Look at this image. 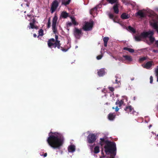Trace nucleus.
<instances>
[{
    "label": "nucleus",
    "mask_w": 158,
    "mask_h": 158,
    "mask_svg": "<svg viewBox=\"0 0 158 158\" xmlns=\"http://www.w3.org/2000/svg\"><path fill=\"white\" fill-rule=\"evenodd\" d=\"M47 139L48 144L54 149H60L63 143L64 138L62 134L58 132L50 131Z\"/></svg>",
    "instance_id": "f257e3e1"
},
{
    "label": "nucleus",
    "mask_w": 158,
    "mask_h": 158,
    "mask_svg": "<svg viewBox=\"0 0 158 158\" xmlns=\"http://www.w3.org/2000/svg\"><path fill=\"white\" fill-rule=\"evenodd\" d=\"M104 148L106 154H108V153H109L115 156L116 146L114 142L109 141L106 145H105Z\"/></svg>",
    "instance_id": "f03ea898"
},
{
    "label": "nucleus",
    "mask_w": 158,
    "mask_h": 158,
    "mask_svg": "<svg viewBox=\"0 0 158 158\" xmlns=\"http://www.w3.org/2000/svg\"><path fill=\"white\" fill-rule=\"evenodd\" d=\"M154 34L153 31L149 30L148 31H144L142 33V35L143 36V38L148 37L150 42L153 43L155 41V38L153 37Z\"/></svg>",
    "instance_id": "7ed1b4c3"
},
{
    "label": "nucleus",
    "mask_w": 158,
    "mask_h": 158,
    "mask_svg": "<svg viewBox=\"0 0 158 158\" xmlns=\"http://www.w3.org/2000/svg\"><path fill=\"white\" fill-rule=\"evenodd\" d=\"M94 22H85L82 27V29L85 31H89L92 30Z\"/></svg>",
    "instance_id": "20e7f679"
},
{
    "label": "nucleus",
    "mask_w": 158,
    "mask_h": 158,
    "mask_svg": "<svg viewBox=\"0 0 158 158\" xmlns=\"http://www.w3.org/2000/svg\"><path fill=\"white\" fill-rule=\"evenodd\" d=\"M97 139L96 135L94 134H90L87 137V140L89 143H94Z\"/></svg>",
    "instance_id": "39448f33"
},
{
    "label": "nucleus",
    "mask_w": 158,
    "mask_h": 158,
    "mask_svg": "<svg viewBox=\"0 0 158 158\" xmlns=\"http://www.w3.org/2000/svg\"><path fill=\"white\" fill-rule=\"evenodd\" d=\"M58 18L56 16H55L52 20V30L53 32L55 34H56L57 33V29L56 27V25Z\"/></svg>",
    "instance_id": "423d86ee"
},
{
    "label": "nucleus",
    "mask_w": 158,
    "mask_h": 158,
    "mask_svg": "<svg viewBox=\"0 0 158 158\" xmlns=\"http://www.w3.org/2000/svg\"><path fill=\"white\" fill-rule=\"evenodd\" d=\"M73 34L76 39H80L82 35L81 29L75 27L74 30Z\"/></svg>",
    "instance_id": "0eeeda50"
},
{
    "label": "nucleus",
    "mask_w": 158,
    "mask_h": 158,
    "mask_svg": "<svg viewBox=\"0 0 158 158\" xmlns=\"http://www.w3.org/2000/svg\"><path fill=\"white\" fill-rule=\"evenodd\" d=\"M59 6V2L57 0H54L52 3L51 8V12L52 14L56 10Z\"/></svg>",
    "instance_id": "6e6552de"
},
{
    "label": "nucleus",
    "mask_w": 158,
    "mask_h": 158,
    "mask_svg": "<svg viewBox=\"0 0 158 158\" xmlns=\"http://www.w3.org/2000/svg\"><path fill=\"white\" fill-rule=\"evenodd\" d=\"M99 144L102 147L104 145L106 144L109 142V141L107 139H106L104 138H101L100 139Z\"/></svg>",
    "instance_id": "1a4fd4ad"
},
{
    "label": "nucleus",
    "mask_w": 158,
    "mask_h": 158,
    "mask_svg": "<svg viewBox=\"0 0 158 158\" xmlns=\"http://www.w3.org/2000/svg\"><path fill=\"white\" fill-rule=\"evenodd\" d=\"M55 38V44L56 45V46H57V48L58 49H60L61 44L60 43V41L58 40V36L56 35Z\"/></svg>",
    "instance_id": "9d476101"
},
{
    "label": "nucleus",
    "mask_w": 158,
    "mask_h": 158,
    "mask_svg": "<svg viewBox=\"0 0 158 158\" xmlns=\"http://www.w3.org/2000/svg\"><path fill=\"white\" fill-rule=\"evenodd\" d=\"M119 5V3H115L113 6V9L114 12L116 14H118L119 12L118 6Z\"/></svg>",
    "instance_id": "9b49d317"
},
{
    "label": "nucleus",
    "mask_w": 158,
    "mask_h": 158,
    "mask_svg": "<svg viewBox=\"0 0 158 158\" xmlns=\"http://www.w3.org/2000/svg\"><path fill=\"white\" fill-rule=\"evenodd\" d=\"M152 61H149L147 62L144 65L143 67L147 69H149L152 65Z\"/></svg>",
    "instance_id": "f8f14e48"
},
{
    "label": "nucleus",
    "mask_w": 158,
    "mask_h": 158,
    "mask_svg": "<svg viewBox=\"0 0 158 158\" xmlns=\"http://www.w3.org/2000/svg\"><path fill=\"white\" fill-rule=\"evenodd\" d=\"M116 116L115 114L114 113H110L108 116V119L110 121H113L115 118Z\"/></svg>",
    "instance_id": "ddd939ff"
},
{
    "label": "nucleus",
    "mask_w": 158,
    "mask_h": 158,
    "mask_svg": "<svg viewBox=\"0 0 158 158\" xmlns=\"http://www.w3.org/2000/svg\"><path fill=\"white\" fill-rule=\"evenodd\" d=\"M134 109L131 106H127L124 109V110L128 113L131 112Z\"/></svg>",
    "instance_id": "4468645a"
},
{
    "label": "nucleus",
    "mask_w": 158,
    "mask_h": 158,
    "mask_svg": "<svg viewBox=\"0 0 158 158\" xmlns=\"http://www.w3.org/2000/svg\"><path fill=\"white\" fill-rule=\"evenodd\" d=\"M69 152H73L75 150V146L74 145H70L68 148Z\"/></svg>",
    "instance_id": "2eb2a0df"
},
{
    "label": "nucleus",
    "mask_w": 158,
    "mask_h": 158,
    "mask_svg": "<svg viewBox=\"0 0 158 158\" xmlns=\"http://www.w3.org/2000/svg\"><path fill=\"white\" fill-rule=\"evenodd\" d=\"M98 75L100 76H102L105 75V71L104 69H101L98 71Z\"/></svg>",
    "instance_id": "dca6fc26"
},
{
    "label": "nucleus",
    "mask_w": 158,
    "mask_h": 158,
    "mask_svg": "<svg viewBox=\"0 0 158 158\" xmlns=\"http://www.w3.org/2000/svg\"><path fill=\"white\" fill-rule=\"evenodd\" d=\"M48 47L50 48H52V46H53V47L55 48L56 47L57 48V46H56V45L55 44V42L53 43L48 40Z\"/></svg>",
    "instance_id": "f3484780"
},
{
    "label": "nucleus",
    "mask_w": 158,
    "mask_h": 158,
    "mask_svg": "<svg viewBox=\"0 0 158 158\" xmlns=\"http://www.w3.org/2000/svg\"><path fill=\"white\" fill-rule=\"evenodd\" d=\"M129 17V15L128 14L125 13H123L121 16V18L123 19H127Z\"/></svg>",
    "instance_id": "a211bd4d"
},
{
    "label": "nucleus",
    "mask_w": 158,
    "mask_h": 158,
    "mask_svg": "<svg viewBox=\"0 0 158 158\" xmlns=\"http://www.w3.org/2000/svg\"><path fill=\"white\" fill-rule=\"evenodd\" d=\"M61 16L63 18L65 19L69 17V14L66 11H63L61 14Z\"/></svg>",
    "instance_id": "6ab92c4d"
},
{
    "label": "nucleus",
    "mask_w": 158,
    "mask_h": 158,
    "mask_svg": "<svg viewBox=\"0 0 158 158\" xmlns=\"http://www.w3.org/2000/svg\"><path fill=\"white\" fill-rule=\"evenodd\" d=\"M136 15H137L140 16L141 17H144V15L143 13L141 10H139L136 13Z\"/></svg>",
    "instance_id": "aec40b11"
},
{
    "label": "nucleus",
    "mask_w": 158,
    "mask_h": 158,
    "mask_svg": "<svg viewBox=\"0 0 158 158\" xmlns=\"http://www.w3.org/2000/svg\"><path fill=\"white\" fill-rule=\"evenodd\" d=\"M123 57L126 60L129 61H132V58L131 56L128 55H123Z\"/></svg>",
    "instance_id": "412c9836"
},
{
    "label": "nucleus",
    "mask_w": 158,
    "mask_h": 158,
    "mask_svg": "<svg viewBox=\"0 0 158 158\" xmlns=\"http://www.w3.org/2000/svg\"><path fill=\"white\" fill-rule=\"evenodd\" d=\"M142 33L140 35L138 36H135V40L139 41L141 40L142 37L143 38V36L142 35Z\"/></svg>",
    "instance_id": "4be33fe9"
},
{
    "label": "nucleus",
    "mask_w": 158,
    "mask_h": 158,
    "mask_svg": "<svg viewBox=\"0 0 158 158\" xmlns=\"http://www.w3.org/2000/svg\"><path fill=\"white\" fill-rule=\"evenodd\" d=\"M107 1L111 4L118 3V0H107Z\"/></svg>",
    "instance_id": "5701e85b"
},
{
    "label": "nucleus",
    "mask_w": 158,
    "mask_h": 158,
    "mask_svg": "<svg viewBox=\"0 0 158 158\" xmlns=\"http://www.w3.org/2000/svg\"><path fill=\"white\" fill-rule=\"evenodd\" d=\"M123 103L124 102L122 100L120 101H119L118 100L115 102V104L116 105H118L119 107H121Z\"/></svg>",
    "instance_id": "b1692460"
},
{
    "label": "nucleus",
    "mask_w": 158,
    "mask_h": 158,
    "mask_svg": "<svg viewBox=\"0 0 158 158\" xmlns=\"http://www.w3.org/2000/svg\"><path fill=\"white\" fill-rule=\"evenodd\" d=\"M70 1L71 0H68L67 1H65V0H62V5L67 6L69 4Z\"/></svg>",
    "instance_id": "393cba45"
},
{
    "label": "nucleus",
    "mask_w": 158,
    "mask_h": 158,
    "mask_svg": "<svg viewBox=\"0 0 158 158\" xmlns=\"http://www.w3.org/2000/svg\"><path fill=\"white\" fill-rule=\"evenodd\" d=\"M97 6H96L93 8H92L90 11V13L91 15H93V14L97 10Z\"/></svg>",
    "instance_id": "a878e982"
},
{
    "label": "nucleus",
    "mask_w": 158,
    "mask_h": 158,
    "mask_svg": "<svg viewBox=\"0 0 158 158\" xmlns=\"http://www.w3.org/2000/svg\"><path fill=\"white\" fill-rule=\"evenodd\" d=\"M127 30L130 32H132L133 33H135V29L131 26H129L128 27Z\"/></svg>",
    "instance_id": "bb28decb"
},
{
    "label": "nucleus",
    "mask_w": 158,
    "mask_h": 158,
    "mask_svg": "<svg viewBox=\"0 0 158 158\" xmlns=\"http://www.w3.org/2000/svg\"><path fill=\"white\" fill-rule=\"evenodd\" d=\"M123 49L125 50L128 51L131 53H133L134 52V50L133 49L128 48L127 47H124L123 48Z\"/></svg>",
    "instance_id": "cd10ccee"
},
{
    "label": "nucleus",
    "mask_w": 158,
    "mask_h": 158,
    "mask_svg": "<svg viewBox=\"0 0 158 158\" xmlns=\"http://www.w3.org/2000/svg\"><path fill=\"white\" fill-rule=\"evenodd\" d=\"M70 18L71 19V21L73 24L75 25L78 24V23H77L76 21L75 20V18L74 17H72V16H70Z\"/></svg>",
    "instance_id": "c85d7f7f"
},
{
    "label": "nucleus",
    "mask_w": 158,
    "mask_h": 158,
    "mask_svg": "<svg viewBox=\"0 0 158 158\" xmlns=\"http://www.w3.org/2000/svg\"><path fill=\"white\" fill-rule=\"evenodd\" d=\"M100 152L99 147L98 146H96L94 148V153L97 154Z\"/></svg>",
    "instance_id": "c756f323"
},
{
    "label": "nucleus",
    "mask_w": 158,
    "mask_h": 158,
    "mask_svg": "<svg viewBox=\"0 0 158 158\" xmlns=\"http://www.w3.org/2000/svg\"><path fill=\"white\" fill-rule=\"evenodd\" d=\"M44 31L42 29H40L39 31V35L37 37H39V36H43L44 35Z\"/></svg>",
    "instance_id": "7c9ffc66"
},
{
    "label": "nucleus",
    "mask_w": 158,
    "mask_h": 158,
    "mask_svg": "<svg viewBox=\"0 0 158 158\" xmlns=\"http://www.w3.org/2000/svg\"><path fill=\"white\" fill-rule=\"evenodd\" d=\"M35 24L33 23H30V26L29 27V28H32V29H34V28H36V27L34 25Z\"/></svg>",
    "instance_id": "2f4dec72"
},
{
    "label": "nucleus",
    "mask_w": 158,
    "mask_h": 158,
    "mask_svg": "<svg viewBox=\"0 0 158 158\" xmlns=\"http://www.w3.org/2000/svg\"><path fill=\"white\" fill-rule=\"evenodd\" d=\"M146 57H143L141 58H140L139 59V62H141L143 61L146 60Z\"/></svg>",
    "instance_id": "473e14b6"
},
{
    "label": "nucleus",
    "mask_w": 158,
    "mask_h": 158,
    "mask_svg": "<svg viewBox=\"0 0 158 158\" xmlns=\"http://www.w3.org/2000/svg\"><path fill=\"white\" fill-rule=\"evenodd\" d=\"M155 73H156V76L157 77V81L158 82V68H157L155 70Z\"/></svg>",
    "instance_id": "72a5a7b5"
},
{
    "label": "nucleus",
    "mask_w": 158,
    "mask_h": 158,
    "mask_svg": "<svg viewBox=\"0 0 158 158\" xmlns=\"http://www.w3.org/2000/svg\"><path fill=\"white\" fill-rule=\"evenodd\" d=\"M51 22H50V18H49L48 19V22L47 24V27L48 28H49L51 27Z\"/></svg>",
    "instance_id": "f704fd0d"
},
{
    "label": "nucleus",
    "mask_w": 158,
    "mask_h": 158,
    "mask_svg": "<svg viewBox=\"0 0 158 158\" xmlns=\"http://www.w3.org/2000/svg\"><path fill=\"white\" fill-rule=\"evenodd\" d=\"M109 39L108 37H105L103 39V40L104 42H108Z\"/></svg>",
    "instance_id": "c9c22d12"
},
{
    "label": "nucleus",
    "mask_w": 158,
    "mask_h": 158,
    "mask_svg": "<svg viewBox=\"0 0 158 158\" xmlns=\"http://www.w3.org/2000/svg\"><path fill=\"white\" fill-rule=\"evenodd\" d=\"M113 109H115V111L116 112L118 111L119 110V108H118V106H116L115 108H114V107H112V108Z\"/></svg>",
    "instance_id": "e433bc0d"
},
{
    "label": "nucleus",
    "mask_w": 158,
    "mask_h": 158,
    "mask_svg": "<svg viewBox=\"0 0 158 158\" xmlns=\"http://www.w3.org/2000/svg\"><path fill=\"white\" fill-rule=\"evenodd\" d=\"M109 17L110 19H113L114 16L113 15L111 14H109Z\"/></svg>",
    "instance_id": "4c0bfd02"
},
{
    "label": "nucleus",
    "mask_w": 158,
    "mask_h": 158,
    "mask_svg": "<svg viewBox=\"0 0 158 158\" xmlns=\"http://www.w3.org/2000/svg\"><path fill=\"white\" fill-rule=\"evenodd\" d=\"M108 89L110 91H111L112 92L114 91V88L112 87H109Z\"/></svg>",
    "instance_id": "58836bf2"
},
{
    "label": "nucleus",
    "mask_w": 158,
    "mask_h": 158,
    "mask_svg": "<svg viewBox=\"0 0 158 158\" xmlns=\"http://www.w3.org/2000/svg\"><path fill=\"white\" fill-rule=\"evenodd\" d=\"M150 82L151 84H152L153 81V77L152 76H151L150 77Z\"/></svg>",
    "instance_id": "ea45409f"
},
{
    "label": "nucleus",
    "mask_w": 158,
    "mask_h": 158,
    "mask_svg": "<svg viewBox=\"0 0 158 158\" xmlns=\"http://www.w3.org/2000/svg\"><path fill=\"white\" fill-rule=\"evenodd\" d=\"M102 57V55H98L97 56V59L98 60L101 59Z\"/></svg>",
    "instance_id": "a19ab883"
},
{
    "label": "nucleus",
    "mask_w": 158,
    "mask_h": 158,
    "mask_svg": "<svg viewBox=\"0 0 158 158\" xmlns=\"http://www.w3.org/2000/svg\"><path fill=\"white\" fill-rule=\"evenodd\" d=\"M60 48L61 50L62 51H63V52H66L68 50V49H66L62 47H61V46H60Z\"/></svg>",
    "instance_id": "79ce46f5"
},
{
    "label": "nucleus",
    "mask_w": 158,
    "mask_h": 158,
    "mask_svg": "<svg viewBox=\"0 0 158 158\" xmlns=\"http://www.w3.org/2000/svg\"><path fill=\"white\" fill-rule=\"evenodd\" d=\"M48 40L52 42H55V40L54 38L50 39Z\"/></svg>",
    "instance_id": "37998d69"
},
{
    "label": "nucleus",
    "mask_w": 158,
    "mask_h": 158,
    "mask_svg": "<svg viewBox=\"0 0 158 158\" xmlns=\"http://www.w3.org/2000/svg\"><path fill=\"white\" fill-rule=\"evenodd\" d=\"M155 44L156 47L158 48V40H156L155 42Z\"/></svg>",
    "instance_id": "c03bdc74"
},
{
    "label": "nucleus",
    "mask_w": 158,
    "mask_h": 158,
    "mask_svg": "<svg viewBox=\"0 0 158 158\" xmlns=\"http://www.w3.org/2000/svg\"><path fill=\"white\" fill-rule=\"evenodd\" d=\"M72 25V23L71 22H69V23H68L67 24V26H71Z\"/></svg>",
    "instance_id": "a18cd8bd"
},
{
    "label": "nucleus",
    "mask_w": 158,
    "mask_h": 158,
    "mask_svg": "<svg viewBox=\"0 0 158 158\" xmlns=\"http://www.w3.org/2000/svg\"><path fill=\"white\" fill-rule=\"evenodd\" d=\"M35 19L34 18L32 20V22H31V23H35Z\"/></svg>",
    "instance_id": "49530a36"
},
{
    "label": "nucleus",
    "mask_w": 158,
    "mask_h": 158,
    "mask_svg": "<svg viewBox=\"0 0 158 158\" xmlns=\"http://www.w3.org/2000/svg\"><path fill=\"white\" fill-rule=\"evenodd\" d=\"M153 52L155 53H158V50L154 49L153 50Z\"/></svg>",
    "instance_id": "de8ad7c7"
},
{
    "label": "nucleus",
    "mask_w": 158,
    "mask_h": 158,
    "mask_svg": "<svg viewBox=\"0 0 158 158\" xmlns=\"http://www.w3.org/2000/svg\"><path fill=\"white\" fill-rule=\"evenodd\" d=\"M107 42H104V46L105 47H106L107 46Z\"/></svg>",
    "instance_id": "09e8293b"
},
{
    "label": "nucleus",
    "mask_w": 158,
    "mask_h": 158,
    "mask_svg": "<svg viewBox=\"0 0 158 158\" xmlns=\"http://www.w3.org/2000/svg\"><path fill=\"white\" fill-rule=\"evenodd\" d=\"M47 153H45L44 154L43 156H44V157H46L47 156Z\"/></svg>",
    "instance_id": "8fccbe9b"
},
{
    "label": "nucleus",
    "mask_w": 158,
    "mask_h": 158,
    "mask_svg": "<svg viewBox=\"0 0 158 158\" xmlns=\"http://www.w3.org/2000/svg\"><path fill=\"white\" fill-rule=\"evenodd\" d=\"M113 155H111L110 157V158H114V156H114L113 154Z\"/></svg>",
    "instance_id": "3c124183"
},
{
    "label": "nucleus",
    "mask_w": 158,
    "mask_h": 158,
    "mask_svg": "<svg viewBox=\"0 0 158 158\" xmlns=\"http://www.w3.org/2000/svg\"><path fill=\"white\" fill-rule=\"evenodd\" d=\"M33 36L34 37H36L37 36V35L35 34H33Z\"/></svg>",
    "instance_id": "603ef678"
},
{
    "label": "nucleus",
    "mask_w": 158,
    "mask_h": 158,
    "mask_svg": "<svg viewBox=\"0 0 158 158\" xmlns=\"http://www.w3.org/2000/svg\"><path fill=\"white\" fill-rule=\"evenodd\" d=\"M115 82H116V83H118L119 81H118V80L117 79H116L115 80Z\"/></svg>",
    "instance_id": "864d4df0"
},
{
    "label": "nucleus",
    "mask_w": 158,
    "mask_h": 158,
    "mask_svg": "<svg viewBox=\"0 0 158 158\" xmlns=\"http://www.w3.org/2000/svg\"><path fill=\"white\" fill-rule=\"evenodd\" d=\"M133 100H135V97H134L133 98Z\"/></svg>",
    "instance_id": "5fc2aeb1"
},
{
    "label": "nucleus",
    "mask_w": 158,
    "mask_h": 158,
    "mask_svg": "<svg viewBox=\"0 0 158 158\" xmlns=\"http://www.w3.org/2000/svg\"><path fill=\"white\" fill-rule=\"evenodd\" d=\"M102 155H104V153H103V150H102Z\"/></svg>",
    "instance_id": "6e6d98bb"
},
{
    "label": "nucleus",
    "mask_w": 158,
    "mask_h": 158,
    "mask_svg": "<svg viewBox=\"0 0 158 158\" xmlns=\"http://www.w3.org/2000/svg\"><path fill=\"white\" fill-rule=\"evenodd\" d=\"M27 15L28 17H30V15Z\"/></svg>",
    "instance_id": "4d7b16f0"
},
{
    "label": "nucleus",
    "mask_w": 158,
    "mask_h": 158,
    "mask_svg": "<svg viewBox=\"0 0 158 158\" xmlns=\"http://www.w3.org/2000/svg\"><path fill=\"white\" fill-rule=\"evenodd\" d=\"M24 13H25L26 12V11H24Z\"/></svg>",
    "instance_id": "13d9d810"
},
{
    "label": "nucleus",
    "mask_w": 158,
    "mask_h": 158,
    "mask_svg": "<svg viewBox=\"0 0 158 158\" xmlns=\"http://www.w3.org/2000/svg\"><path fill=\"white\" fill-rule=\"evenodd\" d=\"M157 136H158V135H157Z\"/></svg>",
    "instance_id": "bf43d9fd"
}]
</instances>
